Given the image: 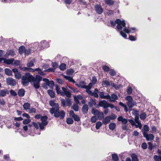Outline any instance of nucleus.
I'll return each mask as SVG.
<instances>
[{"label":"nucleus","mask_w":161,"mask_h":161,"mask_svg":"<svg viewBox=\"0 0 161 161\" xmlns=\"http://www.w3.org/2000/svg\"><path fill=\"white\" fill-rule=\"evenodd\" d=\"M49 105L52 107L50 109V112L52 114H54L55 118L60 117L61 119H63L65 116V113L64 110L59 111V106L58 103H54V101L51 100L49 102Z\"/></svg>","instance_id":"f257e3e1"},{"label":"nucleus","mask_w":161,"mask_h":161,"mask_svg":"<svg viewBox=\"0 0 161 161\" xmlns=\"http://www.w3.org/2000/svg\"><path fill=\"white\" fill-rule=\"evenodd\" d=\"M34 80V77L29 73H27L22 77V84L24 86H27L29 82L33 81Z\"/></svg>","instance_id":"f03ea898"},{"label":"nucleus","mask_w":161,"mask_h":161,"mask_svg":"<svg viewBox=\"0 0 161 161\" xmlns=\"http://www.w3.org/2000/svg\"><path fill=\"white\" fill-rule=\"evenodd\" d=\"M110 23L113 27L115 25V24H117V28L119 31L122 30L123 27H125L126 25L124 20L121 21L119 19H117L115 21L110 20Z\"/></svg>","instance_id":"7ed1b4c3"},{"label":"nucleus","mask_w":161,"mask_h":161,"mask_svg":"<svg viewBox=\"0 0 161 161\" xmlns=\"http://www.w3.org/2000/svg\"><path fill=\"white\" fill-rule=\"evenodd\" d=\"M125 99L128 101L127 104L129 108H132L136 104L135 101L133 100L131 96H128L125 97Z\"/></svg>","instance_id":"20e7f679"},{"label":"nucleus","mask_w":161,"mask_h":161,"mask_svg":"<svg viewBox=\"0 0 161 161\" xmlns=\"http://www.w3.org/2000/svg\"><path fill=\"white\" fill-rule=\"evenodd\" d=\"M124 28L123 31L125 33L129 34V33H135L137 31V29L134 27L130 28L129 27L125 26L123 27Z\"/></svg>","instance_id":"39448f33"},{"label":"nucleus","mask_w":161,"mask_h":161,"mask_svg":"<svg viewBox=\"0 0 161 161\" xmlns=\"http://www.w3.org/2000/svg\"><path fill=\"white\" fill-rule=\"evenodd\" d=\"M61 104L63 107L66 106L70 107L71 105V101L69 98H66L65 100L64 99H61Z\"/></svg>","instance_id":"423d86ee"},{"label":"nucleus","mask_w":161,"mask_h":161,"mask_svg":"<svg viewBox=\"0 0 161 161\" xmlns=\"http://www.w3.org/2000/svg\"><path fill=\"white\" fill-rule=\"evenodd\" d=\"M98 105L101 107H103L104 109H106L109 106V104L105 100H101L99 101Z\"/></svg>","instance_id":"0eeeda50"},{"label":"nucleus","mask_w":161,"mask_h":161,"mask_svg":"<svg viewBox=\"0 0 161 161\" xmlns=\"http://www.w3.org/2000/svg\"><path fill=\"white\" fill-rule=\"evenodd\" d=\"M3 61V63L7 64H11L12 65L13 62H14V58L6 59L3 58H0V62Z\"/></svg>","instance_id":"6e6552de"},{"label":"nucleus","mask_w":161,"mask_h":161,"mask_svg":"<svg viewBox=\"0 0 161 161\" xmlns=\"http://www.w3.org/2000/svg\"><path fill=\"white\" fill-rule=\"evenodd\" d=\"M63 93H62L61 95L62 96H64L65 95L68 97L69 98L71 96V94L69 91H67V89L64 87L62 88Z\"/></svg>","instance_id":"1a4fd4ad"},{"label":"nucleus","mask_w":161,"mask_h":161,"mask_svg":"<svg viewBox=\"0 0 161 161\" xmlns=\"http://www.w3.org/2000/svg\"><path fill=\"white\" fill-rule=\"evenodd\" d=\"M95 8L96 13L99 14H101L103 12V9L100 5H96Z\"/></svg>","instance_id":"9d476101"},{"label":"nucleus","mask_w":161,"mask_h":161,"mask_svg":"<svg viewBox=\"0 0 161 161\" xmlns=\"http://www.w3.org/2000/svg\"><path fill=\"white\" fill-rule=\"evenodd\" d=\"M7 83L12 86H14L16 84L15 80L12 78H9L6 79Z\"/></svg>","instance_id":"9b49d317"},{"label":"nucleus","mask_w":161,"mask_h":161,"mask_svg":"<svg viewBox=\"0 0 161 161\" xmlns=\"http://www.w3.org/2000/svg\"><path fill=\"white\" fill-rule=\"evenodd\" d=\"M143 136L146 138L147 141L153 140L154 138V136L152 134H148L147 133L144 134Z\"/></svg>","instance_id":"f8f14e48"},{"label":"nucleus","mask_w":161,"mask_h":161,"mask_svg":"<svg viewBox=\"0 0 161 161\" xmlns=\"http://www.w3.org/2000/svg\"><path fill=\"white\" fill-rule=\"evenodd\" d=\"M41 48H44L49 47L48 43L46 41H43L41 42Z\"/></svg>","instance_id":"ddd939ff"},{"label":"nucleus","mask_w":161,"mask_h":161,"mask_svg":"<svg viewBox=\"0 0 161 161\" xmlns=\"http://www.w3.org/2000/svg\"><path fill=\"white\" fill-rule=\"evenodd\" d=\"M47 117L46 116H42L41 119L42 124L44 125H47L48 124L47 121Z\"/></svg>","instance_id":"4468645a"},{"label":"nucleus","mask_w":161,"mask_h":161,"mask_svg":"<svg viewBox=\"0 0 161 161\" xmlns=\"http://www.w3.org/2000/svg\"><path fill=\"white\" fill-rule=\"evenodd\" d=\"M111 97V98L109 100L110 102H114L118 99V96L114 94H112Z\"/></svg>","instance_id":"2eb2a0df"},{"label":"nucleus","mask_w":161,"mask_h":161,"mask_svg":"<svg viewBox=\"0 0 161 161\" xmlns=\"http://www.w3.org/2000/svg\"><path fill=\"white\" fill-rule=\"evenodd\" d=\"M8 93V91L7 89L2 90L0 91V96L4 97Z\"/></svg>","instance_id":"dca6fc26"},{"label":"nucleus","mask_w":161,"mask_h":161,"mask_svg":"<svg viewBox=\"0 0 161 161\" xmlns=\"http://www.w3.org/2000/svg\"><path fill=\"white\" fill-rule=\"evenodd\" d=\"M110 119L111 118L110 116H107L104 119L103 118V122L104 124L106 125L110 122Z\"/></svg>","instance_id":"f3484780"},{"label":"nucleus","mask_w":161,"mask_h":161,"mask_svg":"<svg viewBox=\"0 0 161 161\" xmlns=\"http://www.w3.org/2000/svg\"><path fill=\"white\" fill-rule=\"evenodd\" d=\"M25 50V47L24 46H22L20 47L19 48V54H22L24 53Z\"/></svg>","instance_id":"a211bd4d"},{"label":"nucleus","mask_w":161,"mask_h":161,"mask_svg":"<svg viewBox=\"0 0 161 161\" xmlns=\"http://www.w3.org/2000/svg\"><path fill=\"white\" fill-rule=\"evenodd\" d=\"M112 81H110V82L107 80H105L102 81V83L103 85H105L107 86H109L112 85Z\"/></svg>","instance_id":"6ab92c4d"},{"label":"nucleus","mask_w":161,"mask_h":161,"mask_svg":"<svg viewBox=\"0 0 161 161\" xmlns=\"http://www.w3.org/2000/svg\"><path fill=\"white\" fill-rule=\"evenodd\" d=\"M149 128L148 126L147 125H145L143 126V129L142 130V132L144 135V134L147 133V132L149 131Z\"/></svg>","instance_id":"aec40b11"},{"label":"nucleus","mask_w":161,"mask_h":161,"mask_svg":"<svg viewBox=\"0 0 161 161\" xmlns=\"http://www.w3.org/2000/svg\"><path fill=\"white\" fill-rule=\"evenodd\" d=\"M25 91L24 89H19L18 92V94L20 97H23L25 94Z\"/></svg>","instance_id":"412c9836"},{"label":"nucleus","mask_w":161,"mask_h":161,"mask_svg":"<svg viewBox=\"0 0 161 161\" xmlns=\"http://www.w3.org/2000/svg\"><path fill=\"white\" fill-rule=\"evenodd\" d=\"M96 104V103L95 101L92 98L90 99V101L88 103V104L90 108L92 107L93 105H95Z\"/></svg>","instance_id":"4be33fe9"},{"label":"nucleus","mask_w":161,"mask_h":161,"mask_svg":"<svg viewBox=\"0 0 161 161\" xmlns=\"http://www.w3.org/2000/svg\"><path fill=\"white\" fill-rule=\"evenodd\" d=\"M88 111V107L86 104L84 105L82 108V111L85 114L87 113Z\"/></svg>","instance_id":"5701e85b"},{"label":"nucleus","mask_w":161,"mask_h":161,"mask_svg":"<svg viewBox=\"0 0 161 161\" xmlns=\"http://www.w3.org/2000/svg\"><path fill=\"white\" fill-rule=\"evenodd\" d=\"M97 118L100 120L103 119L104 118V114L103 112H99L97 114Z\"/></svg>","instance_id":"b1692460"},{"label":"nucleus","mask_w":161,"mask_h":161,"mask_svg":"<svg viewBox=\"0 0 161 161\" xmlns=\"http://www.w3.org/2000/svg\"><path fill=\"white\" fill-rule=\"evenodd\" d=\"M105 3L109 6L113 5L114 4V2L113 0H105Z\"/></svg>","instance_id":"393cba45"},{"label":"nucleus","mask_w":161,"mask_h":161,"mask_svg":"<svg viewBox=\"0 0 161 161\" xmlns=\"http://www.w3.org/2000/svg\"><path fill=\"white\" fill-rule=\"evenodd\" d=\"M35 61L34 59L31 60L27 64V66L28 67H33L34 66V63Z\"/></svg>","instance_id":"a878e982"},{"label":"nucleus","mask_w":161,"mask_h":161,"mask_svg":"<svg viewBox=\"0 0 161 161\" xmlns=\"http://www.w3.org/2000/svg\"><path fill=\"white\" fill-rule=\"evenodd\" d=\"M64 78L68 80L69 82L75 83V80L72 78V77L67 76H65Z\"/></svg>","instance_id":"bb28decb"},{"label":"nucleus","mask_w":161,"mask_h":161,"mask_svg":"<svg viewBox=\"0 0 161 161\" xmlns=\"http://www.w3.org/2000/svg\"><path fill=\"white\" fill-rule=\"evenodd\" d=\"M55 89L57 93L58 94H60L61 95L62 93H63V91H62L57 85H55Z\"/></svg>","instance_id":"cd10ccee"},{"label":"nucleus","mask_w":161,"mask_h":161,"mask_svg":"<svg viewBox=\"0 0 161 161\" xmlns=\"http://www.w3.org/2000/svg\"><path fill=\"white\" fill-rule=\"evenodd\" d=\"M23 107L25 110L29 109L30 108V104L28 103H25L23 105Z\"/></svg>","instance_id":"c85d7f7f"},{"label":"nucleus","mask_w":161,"mask_h":161,"mask_svg":"<svg viewBox=\"0 0 161 161\" xmlns=\"http://www.w3.org/2000/svg\"><path fill=\"white\" fill-rule=\"evenodd\" d=\"M116 124L114 123H111L109 125V127L110 129L111 130H114L116 127Z\"/></svg>","instance_id":"c756f323"},{"label":"nucleus","mask_w":161,"mask_h":161,"mask_svg":"<svg viewBox=\"0 0 161 161\" xmlns=\"http://www.w3.org/2000/svg\"><path fill=\"white\" fill-rule=\"evenodd\" d=\"M116 90H117L119 89L120 87H122L121 85H117L114 83L113 82L112 84V85Z\"/></svg>","instance_id":"7c9ffc66"},{"label":"nucleus","mask_w":161,"mask_h":161,"mask_svg":"<svg viewBox=\"0 0 161 161\" xmlns=\"http://www.w3.org/2000/svg\"><path fill=\"white\" fill-rule=\"evenodd\" d=\"M47 92L51 97L54 98L55 97V93L52 90H49L47 91Z\"/></svg>","instance_id":"2f4dec72"},{"label":"nucleus","mask_w":161,"mask_h":161,"mask_svg":"<svg viewBox=\"0 0 161 161\" xmlns=\"http://www.w3.org/2000/svg\"><path fill=\"white\" fill-rule=\"evenodd\" d=\"M79 108L78 104L74 103L71 107V108L75 111H77L79 110Z\"/></svg>","instance_id":"473e14b6"},{"label":"nucleus","mask_w":161,"mask_h":161,"mask_svg":"<svg viewBox=\"0 0 161 161\" xmlns=\"http://www.w3.org/2000/svg\"><path fill=\"white\" fill-rule=\"evenodd\" d=\"M5 72L6 75L8 76H10L12 74V71L8 68H6L5 69Z\"/></svg>","instance_id":"72a5a7b5"},{"label":"nucleus","mask_w":161,"mask_h":161,"mask_svg":"<svg viewBox=\"0 0 161 161\" xmlns=\"http://www.w3.org/2000/svg\"><path fill=\"white\" fill-rule=\"evenodd\" d=\"M98 91L97 89L95 88L94 89V92L92 93L91 96H93L96 98H97L98 97L97 93Z\"/></svg>","instance_id":"f704fd0d"},{"label":"nucleus","mask_w":161,"mask_h":161,"mask_svg":"<svg viewBox=\"0 0 161 161\" xmlns=\"http://www.w3.org/2000/svg\"><path fill=\"white\" fill-rule=\"evenodd\" d=\"M112 159L114 161H118V157L116 154H113L112 155Z\"/></svg>","instance_id":"c9c22d12"},{"label":"nucleus","mask_w":161,"mask_h":161,"mask_svg":"<svg viewBox=\"0 0 161 161\" xmlns=\"http://www.w3.org/2000/svg\"><path fill=\"white\" fill-rule=\"evenodd\" d=\"M132 161H138L137 157L135 154H132L131 155Z\"/></svg>","instance_id":"e433bc0d"},{"label":"nucleus","mask_w":161,"mask_h":161,"mask_svg":"<svg viewBox=\"0 0 161 161\" xmlns=\"http://www.w3.org/2000/svg\"><path fill=\"white\" fill-rule=\"evenodd\" d=\"M33 81H34V87L36 89L39 88L40 87L39 81H38L37 82L35 80Z\"/></svg>","instance_id":"4c0bfd02"},{"label":"nucleus","mask_w":161,"mask_h":161,"mask_svg":"<svg viewBox=\"0 0 161 161\" xmlns=\"http://www.w3.org/2000/svg\"><path fill=\"white\" fill-rule=\"evenodd\" d=\"M20 61L19 60H14V62H13L12 65L18 66L20 64Z\"/></svg>","instance_id":"58836bf2"},{"label":"nucleus","mask_w":161,"mask_h":161,"mask_svg":"<svg viewBox=\"0 0 161 161\" xmlns=\"http://www.w3.org/2000/svg\"><path fill=\"white\" fill-rule=\"evenodd\" d=\"M92 86V83H90L87 86H82V87L83 88L86 89H91Z\"/></svg>","instance_id":"ea45409f"},{"label":"nucleus","mask_w":161,"mask_h":161,"mask_svg":"<svg viewBox=\"0 0 161 161\" xmlns=\"http://www.w3.org/2000/svg\"><path fill=\"white\" fill-rule=\"evenodd\" d=\"M66 123L68 124H72L73 123L74 121L71 118H68L66 120Z\"/></svg>","instance_id":"a19ab883"},{"label":"nucleus","mask_w":161,"mask_h":161,"mask_svg":"<svg viewBox=\"0 0 161 161\" xmlns=\"http://www.w3.org/2000/svg\"><path fill=\"white\" fill-rule=\"evenodd\" d=\"M99 111L97 109H95L93 108L92 109V113L95 115H97Z\"/></svg>","instance_id":"79ce46f5"},{"label":"nucleus","mask_w":161,"mask_h":161,"mask_svg":"<svg viewBox=\"0 0 161 161\" xmlns=\"http://www.w3.org/2000/svg\"><path fill=\"white\" fill-rule=\"evenodd\" d=\"M154 159L155 161H161V156L155 155L154 156Z\"/></svg>","instance_id":"37998d69"},{"label":"nucleus","mask_w":161,"mask_h":161,"mask_svg":"<svg viewBox=\"0 0 161 161\" xmlns=\"http://www.w3.org/2000/svg\"><path fill=\"white\" fill-rule=\"evenodd\" d=\"M85 84H86V83L85 82L82 81H80L79 83V84L76 85V86L78 87H80L81 88H83L82 87V86H86Z\"/></svg>","instance_id":"c03bdc74"},{"label":"nucleus","mask_w":161,"mask_h":161,"mask_svg":"<svg viewBox=\"0 0 161 161\" xmlns=\"http://www.w3.org/2000/svg\"><path fill=\"white\" fill-rule=\"evenodd\" d=\"M59 68L61 70H64L66 68V65L65 64L63 63L59 66Z\"/></svg>","instance_id":"a18cd8bd"},{"label":"nucleus","mask_w":161,"mask_h":161,"mask_svg":"<svg viewBox=\"0 0 161 161\" xmlns=\"http://www.w3.org/2000/svg\"><path fill=\"white\" fill-rule=\"evenodd\" d=\"M102 123L100 121L97 122L96 124L95 127L97 129H98L102 126Z\"/></svg>","instance_id":"49530a36"},{"label":"nucleus","mask_w":161,"mask_h":161,"mask_svg":"<svg viewBox=\"0 0 161 161\" xmlns=\"http://www.w3.org/2000/svg\"><path fill=\"white\" fill-rule=\"evenodd\" d=\"M147 116V114L145 113H143L141 114L140 118L141 119L144 120L145 119Z\"/></svg>","instance_id":"de8ad7c7"},{"label":"nucleus","mask_w":161,"mask_h":161,"mask_svg":"<svg viewBox=\"0 0 161 161\" xmlns=\"http://www.w3.org/2000/svg\"><path fill=\"white\" fill-rule=\"evenodd\" d=\"M122 129L123 130H126V132L128 133H129L130 131V130L128 128L127 126L125 125L122 126Z\"/></svg>","instance_id":"09e8293b"},{"label":"nucleus","mask_w":161,"mask_h":161,"mask_svg":"<svg viewBox=\"0 0 161 161\" xmlns=\"http://www.w3.org/2000/svg\"><path fill=\"white\" fill-rule=\"evenodd\" d=\"M7 52V54H9V55H11L12 56H14L15 55L14 52L13 50H9Z\"/></svg>","instance_id":"8fccbe9b"},{"label":"nucleus","mask_w":161,"mask_h":161,"mask_svg":"<svg viewBox=\"0 0 161 161\" xmlns=\"http://www.w3.org/2000/svg\"><path fill=\"white\" fill-rule=\"evenodd\" d=\"M47 85L51 87H53L54 85V82L53 81H49Z\"/></svg>","instance_id":"3c124183"},{"label":"nucleus","mask_w":161,"mask_h":161,"mask_svg":"<svg viewBox=\"0 0 161 161\" xmlns=\"http://www.w3.org/2000/svg\"><path fill=\"white\" fill-rule=\"evenodd\" d=\"M42 80V78L41 77L38 75H36V79L35 80V79H34V80L33 81L35 80L37 82L38 81H39V82H40V81L41 80Z\"/></svg>","instance_id":"603ef678"},{"label":"nucleus","mask_w":161,"mask_h":161,"mask_svg":"<svg viewBox=\"0 0 161 161\" xmlns=\"http://www.w3.org/2000/svg\"><path fill=\"white\" fill-rule=\"evenodd\" d=\"M52 66L53 68H54L55 70L58 66V65L56 62H54L52 63Z\"/></svg>","instance_id":"864d4df0"},{"label":"nucleus","mask_w":161,"mask_h":161,"mask_svg":"<svg viewBox=\"0 0 161 161\" xmlns=\"http://www.w3.org/2000/svg\"><path fill=\"white\" fill-rule=\"evenodd\" d=\"M15 78L17 79H19L21 77V74L19 72H18L14 74Z\"/></svg>","instance_id":"5fc2aeb1"},{"label":"nucleus","mask_w":161,"mask_h":161,"mask_svg":"<svg viewBox=\"0 0 161 161\" xmlns=\"http://www.w3.org/2000/svg\"><path fill=\"white\" fill-rule=\"evenodd\" d=\"M31 121V120L29 119H25L23 121V124H27L29 123Z\"/></svg>","instance_id":"6e6d98bb"},{"label":"nucleus","mask_w":161,"mask_h":161,"mask_svg":"<svg viewBox=\"0 0 161 161\" xmlns=\"http://www.w3.org/2000/svg\"><path fill=\"white\" fill-rule=\"evenodd\" d=\"M120 34L121 36H122L125 39H126L127 37V36L126 34L123 31H121L120 32Z\"/></svg>","instance_id":"4d7b16f0"},{"label":"nucleus","mask_w":161,"mask_h":161,"mask_svg":"<svg viewBox=\"0 0 161 161\" xmlns=\"http://www.w3.org/2000/svg\"><path fill=\"white\" fill-rule=\"evenodd\" d=\"M97 81V79L95 76H93L92 77V82L93 84H95Z\"/></svg>","instance_id":"13d9d810"},{"label":"nucleus","mask_w":161,"mask_h":161,"mask_svg":"<svg viewBox=\"0 0 161 161\" xmlns=\"http://www.w3.org/2000/svg\"><path fill=\"white\" fill-rule=\"evenodd\" d=\"M129 39L131 41H135L136 40V37L135 36L130 35L129 36Z\"/></svg>","instance_id":"bf43d9fd"},{"label":"nucleus","mask_w":161,"mask_h":161,"mask_svg":"<svg viewBox=\"0 0 161 161\" xmlns=\"http://www.w3.org/2000/svg\"><path fill=\"white\" fill-rule=\"evenodd\" d=\"M31 49H25V55H29L31 52Z\"/></svg>","instance_id":"052dcab7"},{"label":"nucleus","mask_w":161,"mask_h":161,"mask_svg":"<svg viewBox=\"0 0 161 161\" xmlns=\"http://www.w3.org/2000/svg\"><path fill=\"white\" fill-rule=\"evenodd\" d=\"M73 118L74 119L75 121H79L80 120V118L76 114H75Z\"/></svg>","instance_id":"680f3d73"},{"label":"nucleus","mask_w":161,"mask_h":161,"mask_svg":"<svg viewBox=\"0 0 161 161\" xmlns=\"http://www.w3.org/2000/svg\"><path fill=\"white\" fill-rule=\"evenodd\" d=\"M105 93L104 92H100L99 93V96L102 99H104L105 98Z\"/></svg>","instance_id":"e2e57ef3"},{"label":"nucleus","mask_w":161,"mask_h":161,"mask_svg":"<svg viewBox=\"0 0 161 161\" xmlns=\"http://www.w3.org/2000/svg\"><path fill=\"white\" fill-rule=\"evenodd\" d=\"M127 92L129 94H131L132 92V88L130 87H128L127 89Z\"/></svg>","instance_id":"0e129e2a"},{"label":"nucleus","mask_w":161,"mask_h":161,"mask_svg":"<svg viewBox=\"0 0 161 161\" xmlns=\"http://www.w3.org/2000/svg\"><path fill=\"white\" fill-rule=\"evenodd\" d=\"M109 74L111 76H113L115 75L116 72L114 70L111 69L109 71Z\"/></svg>","instance_id":"69168bd1"},{"label":"nucleus","mask_w":161,"mask_h":161,"mask_svg":"<svg viewBox=\"0 0 161 161\" xmlns=\"http://www.w3.org/2000/svg\"><path fill=\"white\" fill-rule=\"evenodd\" d=\"M97 120V117L96 116H92L91 119V122L92 123H95Z\"/></svg>","instance_id":"338daca9"},{"label":"nucleus","mask_w":161,"mask_h":161,"mask_svg":"<svg viewBox=\"0 0 161 161\" xmlns=\"http://www.w3.org/2000/svg\"><path fill=\"white\" fill-rule=\"evenodd\" d=\"M74 72V71L73 69H69L67 71V73L69 75H72Z\"/></svg>","instance_id":"774afa93"}]
</instances>
